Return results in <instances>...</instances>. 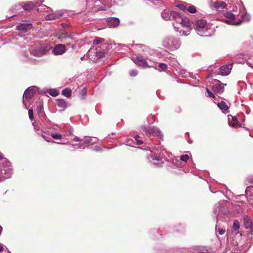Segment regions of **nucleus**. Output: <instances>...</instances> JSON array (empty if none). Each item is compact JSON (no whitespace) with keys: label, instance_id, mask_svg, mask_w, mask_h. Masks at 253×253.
Returning <instances> with one entry per match:
<instances>
[{"label":"nucleus","instance_id":"1","mask_svg":"<svg viewBox=\"0 0 253 253\" xmlns=\"http://www.w3.org/2000/svg\"><path fill=\"white\" fill-rule=\"evenodd\" d=\"M162 16L166 20H175L177 17H179V13L175 11H171L168 9L164 10L161 13Z\"/></svg>","mask_w":253,"mask_h":253},{"label":"nucleus","instance_id":"2","mask_svg":"<svg viewBox=\"0 0 253 253\" xmlns=\"http://www.w3.org/2000/svg\"><path fill=\"white\" fill-rule=\"evenodd\" d=\"M165 42L168 46L176 48L179 46V40L173 37L169 38L166 40Z\"/></svg>","mask_w":253,"mask_h":253},{"label":"nucleus","instance_id":"3","mask_svg":"<svg viewBox=\"0 0 253 253\" xmlns=\"http://www.w3.org/2000/svg\"><path fill=\"white\" fill-rule=\"evenodd\" d=\"M32 28L31 23H20L16 27V29L20 32L25 33Z\"/></svg>","mask_w":253,"mask_h":253},{"label":"nucleus","instance_id":"4","mask_svg":"<svg viewBox=\"0 0 253 253\" xmlns=\"http://www.w3.org/2000/svg\"><path fill=\"white\" fill-rule=\"evenodd\" d=\"M233 63H231L226 65L220 67V73L222 76H227L229 75L232 69Z\"/></svg>","mask_w":253,"mask_h":253},{"label":"nucleus","instance_id":"5","mask_svg":"<svg viewBox=\"0 0 253 253\" xmlns=\"http://www.w3.org/2000/svg\"><path fill=\"white\" fill-rule=\"evenodd\" d=\"M65 51V46L64 45L62 44H58L56 45L53 50V52L55 55H62L64 53Z\"/></svg>","mask_w":253,"mask_h":253},{"label":"nucleus","instance_id":"6","mask_svg":"<svg viewBox=\"0 0 253 253\" xmlns=\"http://www.w3.org/2000/svg\"><path fill=\"white\" fill-rule=\"evenodd\" d=\"M134 62L138 66H142L144 68L150 67L147 64L145 59L141 56H138L135 58Z\"/></svg>","mask_w":253,"mask_h":253},{"label":"nucleus","instance_id":"7","mask_svg":"<svg viewBox=\"0 0 253 253\" xmlns=\"http://www.w3.org/2000/svg\"><path fill=\"white\" fill-rule=\"evenodd\" d=\"M108 25L111 27H117L120 24V20L117 18L111 17L107 20Z\"/></svg>","mask_w":253,"mask_h":253},{"label":"nucleus","instance_id":"8","mask_svg":"<svg viewBox=\"0 0 253 253\" xmlns=\"http://www.w3.org/2000/svg\"><path fill=\"white\" fill-rule=\"evenodd\" d=\"M218 84H213L212 86V89L214 92L217 93H222L224 91V88L221 86V84H220V82L217 81Z\"/></svg>","mask_w":253,"mask_h":253},{"label":"nucleus","instance_id":"9","mask_svg":"<svg viewBox=\"0 0 253 253\" xmlns=\"http://www.w3.org/2000/svg\"><path fill=\"white\" fill-rule=\"evenodd\" d=\"M212 6L218 10L219 9H223L226 6V4L225 2L221 0H217L212 4Z\"/></svg>","mask_w":253,"mask_h":253},{"label":"nucleus","instance_id":"10","mask_svg":"<svg viewBox=\"0 0 253 253\" xmlns=\"http://www.w3.org/2000/svg\"><path fill=\"white\" fill-rule=\"evenodd\" d=\"M175 20L177 22H179V23L181 24L183 26L188 27L189 26V20H188L187 19H183L180 14L179 17H176Z\"/></svg>","mask_w":253,"mask_h":253},{"label":"nucleus","instance_id":"11","mask_svg":"<svg viewBox=\"0 0 253 253\" xmlns=\"http://www.w3.org/2000/svg\"><path fill=\"white\" fill-rule=\"evenodd\" d=\"M34 93L33 89H27L24 93L23 97L28 100L31 99L34 96Z\"/></svg>","mask_w":253,"mask_h":253},{"label":"nucleus","instance_id":"12","mask_svg":"<svg viewBox=\"0 0 253 253\" xmlns=\"http://www.w3.org/2000/svg\"><path fill=\"white\" fill-rule=\"evenodd\" d=\"M39 48H40V50H41V51H42L43 53L44 54L51 48V47L49 45V44L48 43H44L41 44L39 46Z\"/></svg>","mask_w":253,"mask_h":253},{"label":"nucleus","instance_id":"13","mask_svg":"<svg viewBox=\"0 0 253 253\" xmlns=\"http://www.w3.org/2000/svg\"><path fill=\"white\" fill-rule=\"evenodd\" d=\"M31 53L35 56L41 57L44 55L42 51L40 50L39 46L33 49H31Z\"/></svg>","mask_w":253,"mask_h":253},{"label":"nucleus","instance_id":"14","mask_svg":"<svg viewBox=\"0 0 253 253\" xmlns=\"http://www.w3.org/2000/svg\"><path fill=\"white\" fill-rule=\"evenodd\" d=\"M56 105L62 108V110H64L67 107V103L64 99H58L56 101Z\"/></svg>","mask_w":253,"mask_h":253},{"label":"nucleus","instance_id":"15","mask_svg":"<svg viewBox=\"0 0 253 253\" xmlns=\"http://www.w3.org/2000/svg\"><path fill=\"white\" fill-rule=\"evenodd\" d=\"M61 15L52 13L50 14L47 15L45 17V19L47 20H51L56 19H58L60 17Z\"/></svg>","mask_w":253,"mask_h":253},{"label":"nucleus","instance_id":"16","mask_svg":"<svg viewBox=\"0 0 253 253\" xmlns=\"http://www.w3.org/2000/svg\"><path fill=\"white\" fill-rule=\"evenodd\" d=\"M218 107L222 110L228 112L229 107L224 101H221L217 104Z\"/></svg>","mask_w":253,"mask_h":253},{"label":"nucleus","instance_id":"17","mask_svg":"<svg viewBox=\"0 0 253 253\" xmlns=\"http://www.w3.org/2000/svg\"><path fill=\"white\" fill-rule=\"evenodd\" d=\"M196 25L197 27L203 29L206 27L207 22L204 19H200L197 21Z\"/></svg>","mask_w":253,"mask_h":253},{"label":"nucleus","instance_id":"18","mask_svg":"<svg viewBox=\"0 0 253 253\" xmlns=\"http://www.w3.org/2000/svg\"><path fill=\"white\" fill-rule=\"evenodd\" d=\"M62 94L67 97H70L71 96L72 90L69 88H66L62 91Z\"/></svg>","mask_w":253,"mask_h":253},{"label":"nucleus","instance_id":"19","mask_svg":"<svg viewBox=\"0 0 253 253\" xmlns=\"http://www.w3.org/2000/svg\"><path fill=\"white\" fill-rule=\"evenodd\" d=\"M35 5L34 3L30 2L29 3H27L24 5V9L25 10H29L32 8H33L35 7Z\"/></svg>","mask_w":253,"mask_h":253},{"label":"nucleus","instance_id":"20","mask_svg":"<svg viewBox=\"0 0 253 253\" xmlns=\"http://www.w3.org/2000/svg\"><path fill=\"white\" fill-rule=\"evenodd\" d=\"M145 131L148 132L150 134H155L157 132V131H156L154 127H147L145 128Z\"/></svg>","mask_w":253,"mask_h":253},{"label":"nucleus","instance_id":"21","mask_svg":"<svg viewBox=\"0 0 253 253\" xmlns=\"http://www.w3.org/2000/svg\"><path fill=\"white\" fill-rule=\"evenodd\" d=\"M187 10L191 13H195L197 11L196 7L193 5L189 6L188 8H187Z\"/></svg>","mask_w":253,"mask_h":253},{"label":"nucleus","instance_id":"22","mask_svg":"<svg viewBox=\"0 0 253 253\" xmlns=\"http://www.w3.org/2000/svg\"><path fill=\"white\" fill-rule=\"evenodd\" d=\"M226 17L229 18L230 20H234L235 18V15L230 12H226L224 14Z\"/></svg>","mask_w":253,"mask_h":253},{"label":"nucleus","instance_id":"23","mask_svg":"<svg viewBox=\"0 0 253 253\" xmlns=\"http://www.w3.org/2000/svg\"><path fill=\"white\" fill-rule=\"evenodd\" d=\"M51 137L55 139H60L62 138V135L60 133H53L51 134Z\"/></svg>","mask_w":253,"mask_h":253},{"label":"nucleus","instance_id":"24","mask_svg":"<svg viewBox=\"0 0 253 253\" xmlns=\"http://www.w3.org/2000/svg\"><path fill=\"white\" fill-rule=\"evenodd\" d=\"M233 228L234 230L237 231L239 228V223L238 221L235 220L233 225Z\"/></svg>","mask_w":253,"mask_h":253},{"label":"nucleus","instance_id":"25","mask_svg":"<svg viewBox=\"0 0 253 253\" xmlns=\"http://www.w3.org/2000/svg\"><path fill=\"white\" fill-rule=\"evenodd\" d=\"M189 159V157L188 155L185 154L181 156L180 160L184 162H186Z\"/></svg>","mask_w":253,"mask_h":253},{"label":"nucleus","instance_id":"26","mask_svg":"<svg viewBox=\"0 0 253 253\" xmlns=\"http://www.w3.org/2000/svg\"><path fill=\"white\" fill-rule=\"evenodd\" d=\"M103 41V39L99 38H96L93 42V43L95 45L98 44L100 43Z\"/></svg>","mask_w":253,"mask_h":253},{"label":"nucleus","instance_id":"27","mask_svg":"<svg viewBox=\"0 0 253 253\" xmlns=\"http://www.w3.org/2000/svg\"><path fill=\"white\" fill-rule=\"evenodd\" d=\"M28 114L29 116L30 119L32 121L34 119V114H33V111L32 109H30L28 111Z\"/></svg>","mask_w":253,"mask_h":253},{"label":"nucleus","instance_id":"28","mask_svg":"<svg viewBox=\"0 0 253 253\" xmlns=\"http://www.w3.org/2000/svg\"><path fill=\"white\" fill-rule=\"evenodd\" d=\"M177 6L181 10L185 11L187 10V7L183 4H179Z\"/></svg>","mask_w":253,"mask_h":253},{"label":"nucleus","instance_id":"29","mask_svg":"<svg viewBox=\"0 0 253 253\" xmlns=\"http://www.w3.org/2000/svg\"><path fill=\"white\" fill-rule=\"evenodd\" d=\"M139 136L138 135H136L134 136V139L136 141H137V143L138 145H141L143 143V141L142 140H139Z\"/></svg>","mask_w":253,"mask_h":253},{"label":"nucleus","instance_id":"30","mask_svg":"<svg viewBox=\"0 0 253 253\" xmlns=\"http://www.w3.org/2000/svg\"><path fill=\"white\" fill-rule=\"evenodd\" d=\"M159 67L163 71L165 70L167 68V65L165 63H160Z\"/></svg>","mask_w":253,"mask_h":253},{"label":"nucleus","instance_id":"31","mask_svg":"<svg viewBox=\"0 0 253 253\" xmlns=\"http://www.w3.org/2000/svg\"><path fill=\"white\" fill-rule=\"evenodd\" d=\"M206 90H207L208 96L213 98H215V96L214 95V94L211 91H210L208 88H207Z\"/></svg>","mask_w":253,"mask_h":253},{"label":"nucleus","instance_id":"32","mask_svg":"<svg viewBox=\"0 0 253 253\" xmlns=\"http://www.w3.org/2000/svg\"><path fill=\"white\" fill-rule=\"evenodd\" d=\"M253 190V186H248L246 188L245 193L247 195H248L249 193L252 190Z\"/></svg>","mask_w":253,"mask_h":253},{"label":"nucleus","instance_id":"33","mask_svg":"<svg viewBox=\"0 0 253 253\" xmlns=\"http://www.w3.org/2000/svg\"><path fill=\"white\" fill-rule=\"evenodd\" d=\"M49 94L52 96H56L58 94V92L57 90H52L49 92Z\"/></svg>","mask_w":253,"mask_h":253},{"label":"nucleus","instance_id":"34","mask_svg":"<svg viewBox=\"0 0 253 253\" xmlns=\"http://www.w3.org/2000/svg\"><path fill=\"white\" fill-rule=\"evenodd\" d=\"M232 120L234 122V123L232 124V127H234L235 126V123H237L238 122V119H237V118L236 117H232Z\"/></svg>","mask_w":253,"mask_h":253},{"label":"nucleus","instance_id":"35","mask_svg":"<svg viewBox=\"0 0 253 253\" xmlns=\"http://www.w3.org/2000/svg\"><path fill=\"white\" fill-rule=\"evenodd\" d=\"M225 232V230H223V229H221V228H218L217 229V232L219 234V235H223L224 234Z\"/></svg>","mask_w":253,"mask_h":253},{"label":"nucleus","instance_id":"36","mask_svg":"<svg viewBox=\"0 0 253 253\" xmlns=\"http://www.w3.org/2000/svg\"><path fill=\"white\" fill-rule=\"evenodd\" d=\"M250 229L252 234L253 235V219L250 223Z\"/></svg>","mask_w":253,"mask_h":253},{"label":"nucleus","instance_id":"37","mask_svg":"<svg viewBox=\"0 0 253 253\" xmlns=\"http://www.w3.org/2000/svg\"><path fill=\"white\" fill-rule=\"evenodd\" d=\"M137 74V71L135 70H132L130 72V75L131 76H135Z\"/></svg>","mask_w":253,"mask_h":253},{"label":"nucleus","instance_id":"38","mask_svg":"<svg viewBox=\"0 0 253 253\" xmlns=\"http://www.w3.org/2000/svg\"><path fill=\"white\" fill-rule=\"evenodd\" d=\"M74 140L75 141H79L81 140L80 138L78 137H75L74 138Z\"/></svg>","mask_w":253,"mask_h":253},{"label":"nucleus","instance_id":"39","mask_svg":"<svg viewBox=\"0 0 253 253\" xmlns=\"http://www.w3.org/2000/svg\"><path fill=\"white\" fill-rule=\"evenodd\" d=\"M73 131V128H71L69 129V133L71 134L72 132Z\"/></svg>","mask_w":253,"mask_h":253},{"label":"nucleus","instance_id":"40","mask_svg":"<svg viewBox=\"0 0 253 253\" xmlns=\"http://www.w3.org/2000/svg\"><path fill=\"white\" fill-rule=\"evenodd\" d=\"M43 138L47 142H51V141L47 139L44 136H42ZM52 142H54L53 141H51Z\"/></svg>","mask_w":253,"mask_h":253},{"label":"nucleus","instance_id":"41","mask_svg":"<svg viewBox=\"0 0 253 253\" xmlns=\"http://www.w3.org/2000/svg\"><path fill=\"white\" fill-rule=\"evenodd\" d=\"M3 250V247L1 245H0V252H2Z\"/></svg>","mask_w":253,"mask_h":253},{"label":"nucleus","instance_id":"42","mask_svg":"<svg viewBox=\"0 0 253 253\" xmlns=\"http://www.w3.org/2000/svg\"><path fill=\"white\" fill-rule=\"evenodd\" d=\"M3 158V157L1 155H0V160H2Z\"/></svg>","mask_w":253,"mask_h":253},{"label":"nucleus","instance_id":"43","mask_svg":"<svg viewBox=\"0 0 253 253\" xmlns=\"http://www.w3.org/2000/svg\"><path fill=\"white\" fill-rule=\"evenodd\" d=\"M223 85V86H226V84H222Z\"/></svg>","mask_w":253,"mask_h":253}]
</instances>
